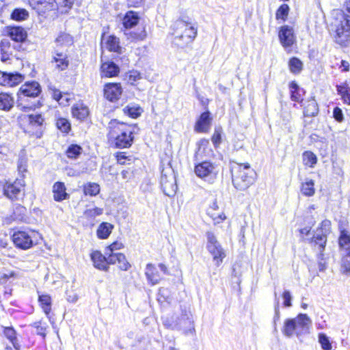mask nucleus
<instances>
[{
    "mask_svg": "<svg viewBox=\"0 0 350 350\" xmlns=\"http://www.w3.org/2000/svg\"><path fill=\"white\" fill-rule=\"evenodd\" d=\"M206 237L207 249L213 255V260L216 262L217 265H219L226 256L225 252L213 232H207Z\"/></svg>",
    "mask_w": 350,
    "mask_h": 350,
    "instance_id": "obj_9",
    "label": "nucleus"
},
{
    "mask_svg": "<svg viewBox=\"0 0 350 350\" xmlns=\"http://www.w3.org/2000/svg\"><path fill=\"white\" fill-rule=\"evenodd\" d=\"M282 297H283V299H284V305L285 307H290L291 306V299H292V297H291V293L290 291H284L283 294H282Z\"/></svg>",
    "mask_w": 350,
    "mask_h": 350,
    "instance_id": "obj_60",
    "label": "nucleus"
},
{
    "mask_svg": "<svg viewBox=\"0 0 350 350\" xmlns=\"http://www.w3.org/2000/svg\"><path fill=\"white\" fill-rule=\"evenodd\" d=\"M3 334L13 346L12 348L8 345H6L5 348V350H19L20 345L17 342L15 330L11 327H6L4 328Z\"/></svg>",
    "mask_w": 350,
    "mask_h": 350,
    "instance_id": "obj_28",
    "label": "nucleus"
},
{
    "mask_svg": "<svg viewBox=\"0 0 350 350\" xmlns=\"http://www.w3.org/2000/svg\"><path fill=\"white\" fill-rule=\"evenodd\" d=\"M73 40L70 35L62 32L59 34L55 40L54 49H59L60 51L62 50L66 52L67 48L71 46Z\"/></svg>",
    "mask_w": 350,
    "mask_h": 350,
    "instance_id": "obj_21",
    "label": "nucleus"
},
{
    "mask_svg": "<svg viewBox=\"0 0 350 350\" xmlns=\"http://www.w3.org/2000/svg\"><path fill=\"white\" fill-rule=\"evenodd\" d=\"M28 16V12L25 9L16 8L12 12L11 18L13 20L20 21L25 20Z\"/></svg>",
    "mask_w": 350,
    "mask_h": 350,
    "instance_id": "obj_45",
    "label": "nucleus"
},
{
    "mask_svg": "<svg viewBox=\"0 0 350 350\" xmlns=\"http://www.w3.org/2000/svg\"><path fill=\"white\" fill-rule=\"evenodd\" d=\"M123 247L124 245L121 242L115 241L106 248L105 252L117 253L116 251L121 250Z\"/></svg>",
    "mask_w": 350,
    "mask_h": 350,
    "instance_id": "obj_56",
    "label": "nucleus"
},
{
    "mask_svg": "<svg viewBox=\"0 0 350 350\" xmlns=\"http://www.w3.org/2000/svg\"><path fill=\"white\" fill-rule=\"evenodd\" d=\"M145 275L148 281L152 285L158 284L161 280V276L160 275L157 267L151 263L146 265Z\"/></svg>",
    "mask_w": 350,
    "mask_h": 350,
    "instance_id": "obj_24",
    "label": "nucleus"
},
{
    "mask_svg": "<svg viewBox=\"0 0 350 350\" xmlns=\"http://www.w3.org/2000/svg\"><path fill=\"white\" fill-rule=\"evenodd\" d=\"M333 116H334V119L339 122H341L343 121V119H344L343 113H342L341 109H340L338 107H336L334 109Z\"/></svg>",
    "mask_w": 350,
    "mask_h": 350,
    "instance_id": "obj_59",
    "label": "nucleus"
},
{
    "mask_svg": "<svg viewBox=\"0 0 350 350\" xmlns=\"http://www.w3.org/2000/svg\"><path fill=\"white\" fill-rule=\"evenodd\" d=\"M53 198L55 201L61 202L68 198V194L66 192V187L64 183L57 182L53 187Z\"/></svg>",
    "mask_w": 350,
    "mask_h": 350,
    "instance_id": "obj_27",
    "label": "nucleus"
},
{
    "mask_svg": "<svg viewBox=\"0 0 350 350\" xmlns=\"http://www.w3.org/2000/svg\"><path fill=\"white\" fill-rule=\"evenodd\" d=\"M289 11V7L287 4H282L280 6L276 12V18L282 19L285 21L286 18Z\"/></svg>",
    "mask_w": 350,
    "mask_h": 350,
    "instance_id": "obj_50",
    "label": "nucleus"
},
{
    "mask_svg": "<svg viewBox=\"0 0 350 350\" xmlns=\"http://www.w3.org/2000/svg\"><path fill=\"white\" fill-rule=\"evenodd\" d=\"M83 192L85 195L95 196L100 192V186L95 183H88L84 185Z\"/></svg>",
    "mask_w": 350,
    "mask_h": 350,
    "instance_id": "obj_40",
    "label": "nucleus"
},
{
    "mask_svg": "<svg viewBox=\"0 0 350 350\" xmlns=\"http://www.w3.org/2000/svg\"><path fill=\"white\" fill-rule=\"evenodd\" d=\"M278 37L281 44L285 48L291 46L295 41L293 29L288 25H284L280 27Z\"/></svg>",
    "mask_w": 350,
    "mask_h": 350,
    "instance_id": "obj_13",
    "label": "nucleus"
},
{
    "mask_svg": "<svg viewBox=\"0 0 350 350\" xmlns=\"http://www.w3.org/2000/svg\"><path fill=\"white\" fill-rule=\"evenodd\" d=\"M38 301L44 312L48 316L51 310V297L48 294H39Z\"/></svg>",
    "mask_w": 350,
    "mask_h": 350,
    "instance_id": "obj_34",
    "label": "nucleus"
},
{
    "mask_svg": "<svg viewBox=\"0 0 350 350\" xmlns=\"http://www.w3.org/2000/svg\"><path fill=\"white\" fill-rule=\"evenodd\" d=\"M319 107L317 101L314 98L308 100L304 105V116L313 117L318 114Z\"/></svg>",
    "mask_w": 350,
    "mask_h": 350,
    "instance_id": "obj_30",
    "label": "nucleus"
},
{
    "mask_svg": "<svg viewBox=\"0 0 350 350\" xmlns=\"http://www.w3.org/2000/svg\"><path fill=\"white\" fill-rule=\"evenodd\" d=\"M122 93L120 83H107L104 88V96L111 102L118 100Z\"/></svg>",
    "mask_w": 350,
    "mask_h": 350,
    "instance_id": "obj_15",
    "label": "nucleus"
},
{
    "mask_svg": "<svg viewBox=\"0 0 350 350\" xmlns=\"http://www.w3.org/2000/svg\"><path fill=\"white\" fill-rule=\"evenodd\" d=\"M131 36L133 40H142L146 38V33L143 29L139 33H131Z\"/></svg>",
    "mask_w": 350,
    "mask_h": 350,
    "instance_id": "obj_61",
    "label": "nucleus"
},
{
    "mask_svg": "<svg viewBox=\"0 0 350 350\" xmlns=\"http://www.w3.org/2000/svg\"><path fill=\"white\" fill-rule=\"evenodd\" d=\"M311 324L312 321L307 314H299L294 319L285 321L282 332L287 337L299 336L309 332Z\"/></svg>",
    "mask_w": 350,
    "mask_h": 350,
    "instance_id": "obj_3",
    "label": "nucleus"
},
{
    "mask_svg": "<svg viewBox=\"0 0 350 350\" xmlns=\"http://www.w3.org/2000/svg\"><path fill=\"white\" fill-rule=\"evenodd\" d=\"M139 20V17L137 12L129 11L124 15L122 19V24L124 28L130 29L135 26Z\"/></svg>",
    "mask_w": 350,
    "mask_h": 350,
    "instance_id": "obj_29",
    "label": "nucleus"
},
{
    "mask_svg": "<svg viewBox=\"0 0 350 350\" xmlns=\"http://www.w3.org/2000/svg\"><path fill=\"white\" fill-rule=\"evenodd\" d=\"M116 258L118 260L117 265L120 269L126 271L131 267L124 254L122 253H118V257Z\"/></svg>",
    "mask_w": 350,
    "mask_h": 350,
    "instance_id": "obj_48",
    "label": "nucleus"
},
{
    "mask_svg": "<svg viewBox=\"0 0 350 350\" xmlns=\"http://www.w3.org/2000/svg\"><path fill=\"white\" fill-rule=\"evenodd\" d=\"M41 92V87L36 81L26 82L20 88V99L23 97H36Z\"/></svg>",
    "mask_w": 350,
    "mask_h": 350,
    "instance_id": "obj_12",
    "label": "nucleus"
},
{
    "mask_svg": "<svg viewBox=\"0 0 350 350\" xmlns=\"http://www.w3.org/2000/svg\"><path fill=\"white\" fill-rule=\"evenodd\" d=\"M105 44V47L110 51L119 53L120 51L119 40L114 36H108Z\"/></svg>",
    "mask_w": 350,
    "mask_h": 350,
    "instance_id": "obj_39",
    "label": "nucleus"
},
{
    "mask_svg": "<svg viewBox=\"0 0 350 350\" xmlns=\"http://www.w3.org/2000/svg\"><path fill=\"white\" fill-rule=\"evenodd\" d=\"M89 113L88 107L82 103H77L72 107V116L77 120H84Z\"/></svg>",
    "mask_w": 350,
    "mask_h": 350,
    "instance_id": "obj_26",
    "label": "nucleus"
},
{
    "mask_svg": "<svg viewBox=\"0 0 350 350\" xmlns=\"http://www.w3.org/2000/svg\"><path fill=\"white\" fill-rule=\"evenodd\" d=\"M209 146V141L206 139H202L198 143V150L196 152V159H198V157L201 156L202 154H205L206 149Z\"/></svg>",
    "mask_w": 350,
    "mask_h": 350,
    "instance_id": "obj_47",
    "label": "nucleus"
},
{
    "mask_svg": "<svg viewBox=\"0 0 350 350\" xmlns=\"http://www.w3.org/2000/svg\"><path fill=\"white\" fill-rule=\"evenodd\" d=\"M123 112L132 118H137L141 116L143 109L139 105L131 103L123 109Z\"/></svg>",
    "mask_w": 350,
    "mask_h": 350,
    "instance_id": "obj_31",
    "label": "nucleus"
},
{
    "mask_svg": "<svg viewBox=\"0 0 350 350\" xmlns=\"http://www.w3.org/2000/svg\"><path fill=\"white\" fill-rule=\"evenodd\" d=\"M221 129L218 128V129H215V131H214V133H213V135L212 136L211 139H212V142H213V144L215 146H217L221 143Z\"/></svg>",
    "mask_w": 350,
    "mask_h": 350,
    "instance_id": "obj_55",
    "label": "nucleus"
},
{
    "mask_svg": "<svg viewBox=\"0 0 350 350\" xmlns=\"http://www.w3.org/2000/svg\"><path fill=\"white\" fill-rule=\"evenodd\" d=\"M23 185L20 181H15L14 183L7 184L4 187V194L11 200L17 198L21 193Z\"/></svg>",
    "mask_w": 350,
    "mask_h": 350,
    "instance_id": "obj_25",
    "label": "nucleus"
},
{
    "mask_svg": "<svg viewBox=\"0 0 350 350\" xmlns=\"http://www.w3.org/2000/svg\"><path fill=\"white\" fill-rule=\"evenodd\" d=\"M161 185L163 193L167 196H174L177 191L176 176L172 167H164L161 171Z\"/></svg>",
    "mask_w": 350,
    "mask_h": 350,
    "instance_id": "obj_6",
    "label": "nucleus"
},
{
    "mask_svg": "<svg viewBox=\"0 0 350 350\" xmlns=\"http://www.w3.org/2000/svg\"><path fill=\"white\" fill-rule=\"evenodd\" d=\"M74 0H58V3L66 8H71Z\"/></svg>",
    "mask_w": 350,
    "mask_h": 350,
    "instance_id": "obj_64",
    "label": "nucleus"
},
{
    "mask_svg": "<svg viewBox=\"0 0 350 350\" xmlns=\"http://www.w3.org/2000/svg\"><path fill=\"white\" fill-rule=\"evenodd\" d=\"M56 126L64 133H68L71 129V125L69 121L63 118H60L57 120Z\"/></svg>",
    "mask_w": 350,
    "mask_h": 350,
    "instance_id": "obj_46",
    "label": "nucleus"
},
{
    "mask_svg": "<svg viewBox=\"0 0 350 350\" xmlns=\"http://www.w3.org/2000/svg\"><path fill=\"white\" fill-rule=\"evenodd\" d=\"M23 80L22 75L15 72L0 71V85L13 87L21 83Z\"/></svg>",
    "mask_w": 350,
    "mask_h": 350,
    "instance_id": "obj_14",
    "label": "nucleus"
},
{
    "mask_svg": "<svg viewBox=\"0 0 350 350\" xmlns=\"http://www.w3.org/2000/svg\"><path fill=\"white\" fill-rule=\"evenodd\" d=\"M256 174L248 163L239 164L232 173L234 187L240 191H245L255 182Z\"/></svg>",
    "mask_w": 350,
    "mask_h": 350,
    "instance_id": "obj_4",
    "label": "nucleus"
},
{
    "mask_svg": "<svg viewBox=\"0 0 350 350\" xmlns=\"http://www.w3.org/2000/svg\"><path fill=\"white\" fill-rule=\"evenodd\" d=\"M169 327L173 329H181L185 334H193L195 332L193 321L187 314H182L174 325H170Z\"/></svg>",
    "mask_w": 350,
    "mask_h": 350,
    "instance_id": "obj_11",
    "label": "nucleus"
},
{
    "mask_svg": "<svg viewBox=\"0 0 350 350\" xmlns=\"http://www.w3.org/2000/svg\"><path fill=\"white\" fill-rule=\"evenodd\" d=\"M18 170L20 173H24L27 171V165L24 160H19L18 163Z\"/></svg>",
    "mask_w": 350,
    "mask_h": 350,
    "instance_id": "obj_62",
    "label": "nucleus"
},
{
    "mask_svg": "<svg viewBox=\"0 0 350 350\" xmlns=\"http://www.w3.org/2000/svg\"><path fill=\"white\" fill-rule=\"evenodd\" d=\"M331 222L327 219L321 223L320 227L317 229L316 234L312 239V243L318 245L320 249L325 248L327 243V235L330 232Z\"/></svg>",
    "mask_w": 350,
    "mask_h": 350,
    "instance_id": "obj_10",
    "label": "nucleus"
},
{
    "mask_svg": "<svg viewBox=\"0 0 350 350\" xmlns=\"http://www.w3.org/2000/svg\"><path fill=\"white\" fill-rule=\"evenodd\" d=\"M336 90L343 102L350 105V87L349 85L347 83L337 85Z\"/></svg>",
    "mask_w": 350,
    "mask_h": 350,
    "instance_id": "obj_35",
    "label": "nucleus"
},
{
    "mask_svg": "<svg viewBox=\"0 0 350 350\" xmlns=\"http://www.w3.org/2000/svg\"><path fill=\"white\" fill-rule=\"evenodd\" d=\"M82 152V148L77 144H71L68 146L66 154L70 159H77Z\"/></svg>",
    "mask_w": 350,
    "mask_h": 350,
    "instance_id": "obj_42",
    "label": "nucleus"
},
{
    "mask_svg": "<svg viewBox=\"0 0 350 350\" xmlns=\"http://www.w3.org/2000/svg\"><path fill=\"white\" fill-rule=\"evenodd\" d=\"M53 97L55 100H57V101H60L62 99L64 98V96L62 95V93L58 90H53Z\"/></svg>",
    "mask_w": 350,
    "mask_h": 350,
    "instance_id": "obj_63",
    "label": "nucleus"
},
{
    "mask_svg": "<svg viewBox=\"0 0 350 350\" xmlns=\"http://www.w3.org/2000/svg\"><path fill=\"white\" fill-rule=\"evenodd\" d=\"M288 68L293 74H299L303 70V63L297 57H292L288 61Z\"/></svg>",
    "mask_w": 350,
    "mask_h": 350,
    "instance_id": "obj_38",
    "label": "nucleus"
},
{
    "mask_svg": "<svg viewBox=\"0 0 350 350\" xmlns=\"http://www.w3.org/2000/svg\"><path fill=\"white\" fill-rule=\"evenodd\" d=\"M52 62L55 63V67L61 70L66 69L69 63L66 52L59 49H54Z\"/></svg>",
    "mask_w": 350,
    "mask_h": 350,
    "instance_id": "obj_18",
    "label": "nucleus"
},
{
    "mask_svg": "<svg viewBox=\"0 0 350 350\" xmlns=\"http://www.w3.org/2000/svg\"><path fill=\"white\" fill-rule=\"evenodd\" d=\"M289 88L291 100L296 102H301L303 100L301 93L304 92V90L299 87L295 81L291 82Z\"/></svg>",
    "mask_w": 350,
    "mask_h": 350,
    "instance_id": "obj_33",
    "label": "nucleus"
},
{
    "mask_svg": "<svg viewBox=\"0 0 350 350\" xmlns=\"http://www.w3.org/2000/svg\"><path fill=\"white\" fill-rule=\"evenodd\" d=\"M103 212V209L98 207L87 209L84 211L85 217L88 218H94L96 216L100 215Z\"/></svg>",
    "mask_w": 350,
    "mask_h": 350,
    "instance_id": "obj_52",
    "label": "nucleus"
},
{
    "mask_svg": "<svg viewBox=\"0 0 350 350\" xmlns=\"http://www.w3.org/2000/svg\"><path fill=\"white\" fill-rule=\"evenodd\" d=\"M14 104V100L12 96L8 93H0V109L5 111H9Z\"/></svg>",
    "mask_w": 350,
    "mask_h": 350,
    "instance_id": "obj_37",
    "label": "nucleus"
},
{
    "mask_svg": "<svg viewBox=\"0 0 350 350\" xmlns=\"http://www.w3.org/2000/svg\"><path fill=\"white\" fill-rule=\"evenodd\" d=\"M37 234L38 233L33 230H18L13 234L12 241L16 247L22 250H27L33 246V239Z\"/></svg>",
    "mask_w": 350,
    "mask_h": 350,
    "instance_id": "obj_8",
    "label": "nucleus"
},
{
    "mask_svg": "<svg viewBox=\"0 0 350 350\" xmlns=\"http://www.w3.org/2000/svg\"><path fill=\"white\" fill-rule=\"evenodd\" d=\"M303 161L304 165L312 167L317 163V158L313 152L310 151H306L303 154Z\"/></svg>",
    "mask_w": 350,
    "mask_h": 350,
    "instance_id": "obj_44",
    "label": "nucleus"
},
{
    "mask_svg": "<svg viewBox=\"0 0 350 350\" xmlns=\"http://www.w3.org/2000/svg\"><path fill=\"white\" fill-rule=\"evenodd\" d=\"M113 226L108 222L101 223L96 230L97 236L99 239H105L111 233Z\"/></svg>",
    "mask_w": 350,
    "mask_h": 350,
    "instance_id": "obj_32",
    "label": "nucleus"
},
{
    "mask_svg": "<svg viewBox=\"0 0 350 350\" xmlns=\"http://www.w3.org/2000/svg\"><path fill=\"white\" fill-rule=\"evenodd\" d=\"M120 72V68L113 62H107L102 64L100 67L101 77H113L117 76Z\"/></svg>",
    "mask_w": 350,
    "mask_h": 350,
    "instance_id": "obj_23",
    "label": "nucleus"
},
{
    "mask_svg": "<svg viewBox=\"0 0 350 350\" xmlns=\"http://www.w3.org/2000/svg\"><path fill=\"white\" fill-rule=\"evenodd\" d=\"M194 172L198 177L212 183L217 176L218 166L210 161H202L196 165Z\"/></svg>",
    "mask_w": 350,
    "mask_h": 350,
    "instance_id": "obj_7",
    "label": "nucleus"
},
{
    "mask_svg": "<svg viewBox=\"0 0 350 350\" xmlns=\"http://www.w3.org/2000/svg\"><path fill=\"white\" fill-rule=\"evenodd\" d=\"M338 243L344 252L350 251V233L347 230H342L340 231Z\"/></svg>",
    "mask_w": 350,
    "mask_h": 350,
    "instance_id": "obj_36",
    "label": "nucleus"
},
{
    "mask_svg": "<svg viewBox=\"0 0 350 350\" xmlns=\"http://www.w3.org/2000/svg\"><path fill=\"white\" fill-rule=\"evenodd\" d=\"M341 262V271L346 275H350V251L345 252Z\"/></svg>",
    "mask_w": 350,
    "mask_h": 350,
    "instance_id": "obj_43",
    "label": "nucleus"
},
{
    "mask_svg": "<svg viewBox=\"0 0 350 350\" xmlns=\"http://www.w3.org/2000/svg\"><path fill=\"white\" fill-rule=\"evenodd\" d=\"M314 181L312 180H306L302 184L301 192L306 196H312L314 194Z\"/></svg>",
    "mask_w": 350,
    "mask_h": 350,
    "instance_id": "obj_41",
    "label": "nucleus"
},
{
    "mask_svg": "<svg viewBox=\"0 0 350 350\" xmlns=\"http://www.w3.org/2000/svg\"><path fill=\"white\" fill-rule=\"evenodd\" d=\"M28 121L32 126H41L44 118L41 114H31L28 116Z\"/></svg>",
    "mask_w": 350,
    "mask_h": 350,
    "instance_id": "obj_51",
    "label": "nucleus"
},
{
    "mask_svg": "<svg viewBox=\"0 0 350 350\" xmlns=\"http://www.w3.org/2000/svg\"><path fill=\"white\" fill-rule=\"evenodd\" d=\"M109 143L117 148H126L131 146L134 135L139 130L135 124H128L117 120H111L108 124Z\"/></svg>",
    "mask_w": 350,
    "mask_h": 350,
    "instance_id": "obj_1",
    "label": "nucleus"
},
{
    "mask_svg": "<svg viewBox=\"0 0 350 350\" xmlns=\"http://www.w3.org/2000/svg\"><path fill=\"white\" fill-rule=\"evenodd\" d=\"M91 260L96 269L103 271H107L108 269L107 256L106 255H103L99 251H94L91 254Z\"/></svg>",
    "mask_w": 350,
    "mask_h": 350,
    "instance_id": "obj_22",
    "label": "nucleus"
},
{
    "mask_svg": "<svg viewBox=\"0 0 350 350\" xmlns=\"http://www.w3.org/2000/svg\"><path fill=\"white\" fill-rule=\"evenodd\" d=\"M33 326L36 328V332L37 334L42 336L43 338L46 336V325L42 322H36Z\"/></svg>",
    "mask_w": 350,
    "mask_h": 350,
    "instance_id": "obj_53",
    "label": "nucleus"
},
{
    "mask_svg": "<svg viewBox=\"0 0 350 350\" xmlns=\"http://www.w3.org/2000/svg\"><path fill=\"white\" fill-rule=\"evenodd\" d=\"M18 46H12L10 42L7 39H3L0 42L1 60L3 62H7L13 56L12 50L16 49Z\"/></svg>",
    "mask_w": 350,
    "mask_h": 350,
    "instance_id": "obj_19",
    "label": "nucleus"
},
{
    "mask_svg": "<svg viewBox=\"0 0 350 350\" xmlns=\"http://www.w3.org/2000/svg\"><path fill=\"white\" fill-rule=\"evenodd\" d=\"M142 78V77L141 73L137 70H133L126 74V79L128 83H131V85H133L135 82L140 80Z\"/></svg>",
    "mask_w": 350,
    "mask_h": 350,
    "instance_id": "obj_49",
    "label": "nucleus"
},
{
    "mask_svg": "<svg viewBox=\"0 0 350 350\" xmlns=\"http://www.w3.org/2000/svg\"><path fill=\"white\" fill-rule=\"evenodd\" d=\"M210 115L211 113L208 111H204L200 115L195 125V130L196 131L200 133L208 131L211 122Z\"/></svg>",
    "mask_w": 350,
    "mask_h": 350,
    "instance_id": "obj_20",
    "label": "nucleus"
},
{
    "mask_svg": "<svg viewBox=\"0 0 350 350\" xmlns=\"http://www.w3.org/2000/svg\"><path fill=\"white\" fill-rule=\"evenodd\" d=\"M323 250H324V248L320 249V247H319V254L318 256V259H319L318 266H319V269L320 271H323L326 269V262L323 258V254L322 253Z\"/></svg>",
    "mask_w": 350,
    "mask_h": 350,
    "instance_id": "obj_57",
    "label": "nucleus"
},
{
    "mask_svg": "<svg viewBox=\"0 0 350 350\" xmlns=\"http://www.w3.org/2000/svg\"><path fill=\"white\" fill-rule=\"evenodd\" d=\"M30 5L39 13L55 9L57 3L56 0H29Z\"/></svg>",
    "mask_w": 350,
    "mask_h": 350,
    "instance_id": "obj_16",
    "label": "nucleus"
},
{
    "mask_svg": "<svg viewBox=\"0 0 350 350\" xmlns=\"http://www.w3.org/2000/svg\"><path fill=\"white\" fill-rule=\"evenodd\" d=\"M319 340L324 350H330L332 348L328 338L324 334H320Z\"/></svg>",
    "mask_w": 350,
    "mask_h": 350,
    "instance_id": "obj_54",
    "label": "nucleus"
},
{
    "mask_svg": "<svg viewBox=\"0 0 350 350\" xmlns=\"http://www.w3.org/2000/svg\"><path fill=\"white\" fill-rule=\"evenodd\" d=\"M8 36L14 42L22 43L27 38V31L20 26H11L7 27Z\"/></svg>",
    "mask_w": 350,
    "mask_h": 350,
    "instance_id": "obj_17",
    "label": "nucleus"
},
{
    "mask_svg": "<svg viewBox=\"0 0 350 350\" xmlns=\"http://www.w3.org/2000/svg\"><path fill=\"white\" fill-rule=\"evenodd\" d=\"M174 42L180 46L191 43L197 36L196 23L188 16L181 15L174 23Z\"/></svg>",
    "mask_w": 350,
    "mask_h": 350,
    "instance_id": "obj_2",
    "label": "nucleus"
},
{
    "mask_svg": "<svg viewBox=\"0 0 350 350\" xmlns=\"http://www.w3.org/2000/svg\"><path fill=\"white\" fill-rule=\"evenodd\" d=\"M105 254L107 256V260L108 264H117L118 260L116 257H118V253L105 252Z\"/></svg>",
    "mask_w": 350,
    "mask_h": 350,
    "instance_id": "obj_58",
    "label": "nucleus"
},
{
    "mask_svg": "<svg viewBox=\"0 0 350 350\" xmlns=\"http://www.w3.org/2000/svg\"><path fill=\"white\" fill-rule=\"evenodd\" d=\"M346 14H340L334 24L335 40L340 45H345L350 40V0H345Z\"/></svg>",
    "mask_w": 350,
    "mask_h": 350,
    "instance_id": "obj_5",
    "label": "nucleus"
}]
</instances>
